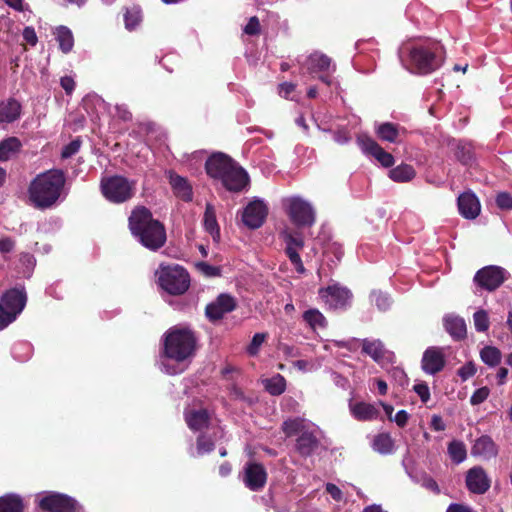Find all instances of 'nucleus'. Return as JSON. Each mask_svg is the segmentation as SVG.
<instances>
[{"mask_svg":"<svg viewBox=\"0 0 512 512\" xmlns=\"http://www.w3.org/2000/svg\"><path fill=\"white\" fill-rule=\"evenodd\" d=\"M131 234L151 251L162 248L167 240L166 229L162 222L155 219L145 206H136L128 218Z\"/></svg>","mask_w":512,"mask_h":512,"instance_id":"f257e3e1","label":"nucleus"},{"mask_svg":"<svg viewBox=\"0 0 512 512\" xmlns=\"http://www.w3.org/2000/svg\"><path fill=\"white\" fill-rule=\"evenodd\" d=\"M65 184L66 174L62 169H50L42 172L29 185V200L37 209H50L59 201Z\"/></svg>","mask_w":512,"mask_h":512,"instance_id":"f03ea898","label":"nucleus"},{"mask_svg":"<svg viewBox=\"0 0 512 512\" xmlns=\"http://www.w3.org/2000/svg\"><path fill=\"white\" fill-rule=\"evenodd\" d=\"M198 337L189 327L174 326L163 336L161 355L177 363L194 357L197 351Z\"/></svg>","mask_w":512,"mask_h":512,"instance_id":"7ed1b4c3","label":"nucleus"},{"mask_svg":"<svg viewBox=\"0 0 512 512\" xmlns=\"http://www.w3.org/2000/svg\"><path fill=\"white\" fill-rule=\"evenodd\" d=\"M444 62V49L440 42L418 38V75H428L438 70Z\"/></svg>","mask_w":512,"mask_h":512,"instance_id":"20e7f679","label":"nucleus"},{"mask_svg":"<svg viewBox=\"0 0 512 512\" xmlns=\"http://www.w3.org/2000/svg\"><path fill=\"white\" fill-rule=\"evenodd\" d=\"M100 190L106 200L121 204L130 200L135 194V182L121 175L103 177Z\"/></svg>","mask_w":512,"mask_h":512,"instance_id":"39448f33","label":"nucleus"},{"mask_svg":"<svg viewBox=\"0 0 512 512\" xmlns=\"http://www.w3.org/2000/svg\"><path fill=\"white\" fill-rule=\"evenodd\" d=\"M158 283L168 294L178 296L189 289L190 275L179 265L161 266L158 272Z\"/></svg>","mask_w":512,"mask_h":512,"instance_id":"423d86ee","label":"nucleus"},{"mask_svg":"<svg viewBox=\"0 0 512 512\" xmlns=\"http://www.w3.org/2000/svg\"><path fill=\"white\" fill-rule=\"evenodd\" d=\"M508 272L499 266H486L479 269L473 281L477 287L488 292L498 289L508 278Z\"/></svg>","mask_w":512,"mask_h":512,"instance_id":"0eeeda50","label":"nucleus"},{"mask_svg":"<svg viewBox=\"0 0 512 512\" xmlns=\"http://www.w3.org/2000/svg\"><path fill=\"white\" fill-rule=\"evenodd\" d=\"M319 295L332 310H346L350 307L353 298V294L348 288L338 284L320 288Z\"/></svg>","mask_w":512,"mask_h":512,"instance_id":"6e6552de","label":"nucleus"},{"mask_svg":"<svg viewBox=\"0 0 512 512\" xmlns=\"http://www.w3.org/2000/svg\"><path fill=\"white\" fill-rule=\"evenodd\" d=\"M288 215L298 227H310L315 222V212L307 201L293 197L288 200Z\"/></svg>","mask_w":512,"mask_h":512,"instance_id":"1a4fd4ad","label":"nucleus"},{"mask_svg":"<svg viewBox=\"0 0 512 512\" xmlns=\"http://www.w3.org/2000/svg\"><path fill=\"white\" fill-rule=\"evenodd\" d=\"M237 308V300L228 293L219 294L216 299L205 307V316L211 323H216Z\"/></svg>","mask_w":512,"mask_h":512,"instance_id":"9d476101","label":"nucleus"},{"mask_svg":"<svg viewBox=\"0 0 512 512\" xmlns=\"http://www.w3.org/2000/svg\"><path fill=\"white\" fill-rule=\"evenodd\" d=\"M357 142L365 154L374 157L383 167L389 168L393 166V155L385 151L374 139L367 135H359Z\"/></svg>","mask_w":512,"mask_h":512,"instance_id":"9b49d317","label":"nucleus"},{"mask_svg":"<svg viewBox=\"0 0 512 512\" xmlns=\"http://www.w3.org/2000/svg\"><path fill=\"white\" fill-rule=\"evenodd\" d=\"M268 215V207L262 200H253L248 203L242 213V221L249 229L260 228Z\"/></svg>","mask_w":512,"mask_h":512,"instance_id":"f8f14e48","label":"nucleus"},{"mask_svg":"<svg viewBox=\"0 0 512 512\" xmlns=\"http://www.w3.org/2000/svg\"><path fill=\"white\" fill-rule=\"evenodd\" d=\"M39 506L47 512H76L78 509V503L75 499L58 493L43 497Z\"/></svg>","mask_w":512,"mask_h":512,"instance_id":"ddd939ff","label":"nucleus"},{"mask_svg":"<svg viewBox=\"0 0 512 512\" xmlns=\"http://www.w3.org/2000/svg\"><path fill=\"white\" fill-rule=\"evenodd\" d=\"M446 364L444 348L432 346L427 348L421 359V368L428 375L441 372Z\"/></svg>","mask_w":512,"mask_h":512,"instance_id":"4468645a","label":"nucleus"},{"mask_svg":"<svg viewBox=\"0 0 512 512\" xmlns=\"http://www.w3.org/2000/svg\"><path fill=\"white\" fill-rule=\"evenodd\" d=\"M243 482L251 491H260L267 482V471L261 463L247 462L244 467Z\"/></svg>","mask_w":512,"mask_h":512,"instance_id":"2eb2a0df","label":"nucleus"},{"mask_svg":"<svg viewBox=\"0 0 512 512\" xmlns=\"http://www.w3.org/2000/svg\"><path fill=\"white\" fill-rule=\"evenodd\" d=\"M465 482L467 489L478 495L486 493L491 486L490 478L480 466L472 467L467 471Z\"/></svg>","mask_w":512,"mask_h":512,"instance_id":"dca6fc26","label":"nucleus"},{"mask_svg":"<svg viewBox=\"0 0 512 512\" xmlns=\"http://www.w3.org/2000/svg\"><path fill=\"white\" fill-rule=\"evenodd\" d=\"M0 303L10 312L15 313V319L22 313L27 303L24 287H14L7 290L1 297Z\"/></svg>","mask_w":512,"mask_h":512,"instance_id":"f3484780","label":"nucleus"},{"mask_svg":"<svg viewBox=\"0 0 512 512\" xmlns=\"http://www.w3.org/2000/svg\"><path fill=\"white\" fill-rule=\"evenodd\" d=\"M221 182L228 191L240 192L248 185L249 176L247 172L234 161L231 168H229L222 177Z\"/></svg>","mask_w":512,"mask_h":512,"instance_id":"a211bd4d","label":"nucleus"},{"mask_svg":"<svg viewBox=\"0 0 512 512\" xmlns=\"http://www.w3.org/2000/svg\"><path fill=\"white\" fill-rule=\"evenodd\" d=\"M234 160L228 155L218 152L212 154L205 163L206 173L214 178L221 180L227 170L231 168Z\"/></svg>","mask_w":512,"mask_h":512,"instance_id":"6ab92c4d","label":"nucleus"},{"mask_svg":"<svg viewBox=\"0 0 512 512\" xmlns=\"http://www.w3.org/2000/svg\"><path fill=\"white\" fill-rule=\"evenodd\" d=\"M471 455L483 460H491L498 455V446L488 435L477 438L471 448Z\"/></svg>","mask_w":512,"mask_h":512,"instance_id":"aec40b11","label":"nucleus"},{"mask_svg":"<svg viewBox=\"0 0 512 512\" xmlns=\"http://www.w3.org/2000/svg\"><path fill=\"white\" fill-rule=\"evenodd\" d=\"M458 210L466 219H475L480 213V203L472 192L462 193L457 200Z\"/></svg>","mask_w":512,"mask_h":512,"instance_id":"412c9836","label":"nucleus"},{"mask_svg":"<svg viewBox=\"0 0 512 512\" xmlns=\"http://www.w3.org/2000/svg\"><path fill=\"white\" fill-rule=\"evenodd\" d=\"M184 419L189 429L195 432L208 428L210 423V415L204 408L185 411Z\"/></svg>","mask_w":512,"mask_h":512,"instance_id":"4be33fe9","label":"nucleus"},{"mask_svg":"<svg viewBox=\"0 0 512 512\" xmlns=\"http://www.w3.org/2000/svg\"><path fill=\"white\" fill-rule=\"evenodd\" d=\"M443 325L446 332L454 340H461L466 337V323L462 317L454 314H447L443 317Z\"/></svg>","mask_w":512,"mask_h":512,"instance_id":"5701e85b","label":"nucleus"},{"mask_svg":"<svg viewBox=\"0 0 512 512\" xmlns=\"http://www.w3.org/2000/svg\"><path fill=\"white\" fill-rule=\"evenodd\" d=\"M21 103L10 97L0 102V123H13L21 116Z\"/></svg>","mask_w":512,"mask_h":512,"instance_id":"b1692460","label":"nucleus"},{"mask_svg":"<svg viewBox=\"0 0 512 512\" xmlns=\"http://www.w3.org/2000/svg\"><path fill=\"white\" fill-rule=\"evenodd\" d=\"M319 445V439L311 431H303L296 439V450L303 457L311 456Z\"/></svg>","mask_w":512,"mask_h":512,"instance_id":"393cba45","label":"nucleus"},{"mask_svg":"<svg viewBox=\"0 0 512 512\" xmlns=\"http://www.w3.org/2000/svg\"><path fill=\"white\" fill-rule=\"evenodd\" d=\"M169 183L172 187L174 194L185 202L192 200L193 192L192 187L186 178L170 172Z\"/></svg>","mask_w":512,"mask_h":512,"instance_id":"a878e982","label":"nucleus"},{"mask_svg":"<svg viewBox=\"0 0 512 512\" xmlns=\"http://www.w3.org/2000/svg\"><path fill=\"white\" fill-rule=\"evenodd\" d=\"M203 223L205 230L212 236L213 240H220V228L216 219L215 208L212 204L207 203L204 212Z\"/></svg>","mask_w":512,"mask_h":512,"instance_id":"bb28decb","label":"nucleus"},{"mask_svg":"<svg viewBox=\"0 0 512 512\" xmlns=\"http://www.w3.org/2000/svg\"><path fill=\"white\" fill-rule=\"evenodd\" d=\"M350 410L354 418L359 421L376 419L379 414L378 410L372 404L365 402L350 405Z\"/></svg>","mask_w":512,"mask_h":512,"instance_id":"cd10ccee","label":"nucleus"},{"mask_svg":"<svg viewBox=\"0 0 512 512\" xmlns=\"http://www.w3.org/2000/svg\"><path fill=\"white\" fill-rule=\"evenodd\" d=\"M302 318L313 331H316L317 329H324L328 324L325 316L316 308H310L304 311Z\"/></svg>","mask_w":512,"mask_h":512,"instance_id":"c85d7f7f","label":"nucleus"},{"mask_svg":"<svg viewBox=\"0 0 512 512\" xmlns=\"http://www.w3.org/2000/svg\"><path fill=\"white\" fill-rule=\"evenodd\" d=\"M362 352L369 355L374 361L380 363L385 356L386 350L381 341L364 339L362 341Z\"/></svg>","mask_w":512,"mask_h":512,"instance_id":"c756f323","label":"nucleus"},{"mask_svg":"<svg viewBox=\"0 0 512 512\" xmlns=\"http://www.w3.org/2000/svg\"><path fill=\"white\" fill-rule=\"evenodd\" d=\"M447 453L450 460L458 465L464 462L467 458L466 445L461 440H452L448 443Z\"/></svg>","mask_w":512,"mask_h":512,"instance_id":"7c9ffc66","label":"nucleus"},{"mask_svg":"<svg viewBox=\"0 0 512 512\" xmlns=\"http://www.w3.org/2000/svg\"><path fill=\"white\" fill-rule=\"evenodd\" d=\"M377 137L382 141L395 143L399 136V126L391 122H385L376 129Z\"/></svg>","mask_w":512,"mask_h":512,"instance_id":"2f4dec72","label":"nucleus"},{"mask_svg":"<svg viewBox=\"0 0 512 512\" xmlns=\"http://www.w3.org/2000/svg\"><path fill=\"white\" fill-rule=\"evenodd\" d=\"M23 502L20 496L7 494L0 497V512H23Z\"/></svg>","mask_w":512,"mask_h":512,"instance_id":"473e14b6","label":"nucleus"},{"mask_svg":"<svg viewBox=\"0 0 512 512\" xmlns=\"http://www.w3.org/2000/svg\"><path fill=\"white\" fill-rule=\"evenodd\" d=\"M415 176V171L411 165L401 164L389 171V177L395 182H408Z\"/></svg>","mask_w":512,"mask_h":512,"instance_id":"72a5a7b5","label":"nucleus"},{"mask_svg":"<svg viewBox=\"0 0 512 512\" xmlns=\"http://www.w3.org/2000/svg\"><path fill=\"white\" fill-rule=\"evenodd\" d=\"M455 156L463 165H472L475 159L472 144L460 141L456 146Z\"/></svg>","mask_w":512,"mask_h":512,"instance_id":"f704fd0d","label":"nucleus"},{"mask_svg":"<svg viewBox=\"0 0 512 512\" xmlns=\"http://www.w3.org/2000/svg\"><path fill=\"white\" fill-rule=\"evenodd\" d=\"M264 387L270 395L279 396L286 390V379L282 375L277 374L270 379H266Z\"/></svg>","mask_w":512,"mask_h":512,"instance_id":"c9c22d12","label":"nucleus"},{"mask_svg":"<svg viewBox=\"0 0 512 512\" xmlns=\"http://www.w3.org/2000/svg\"><path fill=\"white\" fill-rule=\"evenodd\" d=\"M21 142L16 137H9L0 143V161L8 160L14 153L18 152Z\"/></svg>","mask_w":512,"mask_h":512,"instance_id":"e433bc0d","label":"nucleus"},{"mask_svg":"<svg viewBox=\"0 0 512 512\" xmlns=\"http://www.w3.org/2000/svg\"><path fill=\"white\" fill-rule=\"evenodd\" d=\"M57 41L63 53L70 52L74 45V38L70 29L65 26H60L57 29Z\"/></svg>","mask_w":512,"mask_h":512,"instance_id":"4c0bfd02","label":"nucleus"},{"mask_svg":"<svg viewBox=\"0 0 512 512\" xmlns=\"http://www.w3.org/2000/svg\"><path fill=\"white\" fill-rule=\"evenodd\" d=\"M501 352L494 346H485L480 351L481 360L490 367H496L501 362Z\"/></svg>","mask_w":512,"mask_h":512,"instance_id":"58836bf2","label":"nucleus"},{"mask_svg":"<svg viewBox=\"0 0 512 512\" xmlns=\"http://www.w3.org/2000/svg\"><path fill=\"white\" fill-rule=\"evenodd\" d=\"M393 440L387 433H380L373 440V448L381 454L391 453L393 450Z\"/></svg>","mask_w":512,"mask_h":512,"instance_id":"ea45409f","label":"nucleus"},{"mask_svg":"<svg viewBox=\"0 0 512 512\" xmlns=\"http://www.w3.org/2000/svg\"><path fill=\"white\" fill-rule=\"evenodd\" d=\"M310 67L312 72H325L331 66V58L325 54H313L309 58Z\"/></svg>","mask_w":512,"mask_h":512,"instance_id":"a19ab883","label":"nucleus"},{"mask_svg":"<svg viewBox=\"0 0 512 512\" xmlns=\"http://www.w3.org/2000/svg\"><path fill=\"white\" fill-rule=\"evenodd\" d=\"M304 427V419L299 417L287 419L282 423V431L286 437H292L300 432L302 433Z\"/></svg>","mask_w":512,"mask_h":512,"instance_id":"79ce46f5","label":"nucleus"},{"mask_svg":"<svg viewBox=\"0 0 512 512\" xmlns=\"http://www.w3.org/2000/svg\"><path fill=\"white\" fill-rule=\"evenodd\" d=\"M215 449L214 440L205 433H200L196 439L197 455L202 456L210 453Z\"/></svg>","mask_w":512,"mask_h":512,"instance_id":"37998d69","label":"nucleus"},{"mask_svg":"<svg viewBox=\"0 0 512 512\" xmlns=\"http://www.w3.org/2000/svg\"><path fill=\"white\" fill-rule=\"evenodd\" d=\"M473 323L477 332H486L490 325L488 312L484 309L477 310L473 314Z\"/></svg>","mask_w":512,"mask_h":512,"instance_id":"c03bdc74","label":"nucleus"},{"mask_svg":"<svg viewBox=\"0 0 512 512\" xmlns=\"http://www.w3.org/2000/svg\"><path fill=\"white\" fill-rule=\"evenodd\" d=\"M370 301L376 305L380 311H386L392 304L390 297L382 291H372Z\"/></svg>","mask_w":512,"mask_h":512,"instance_id":"a18cd8bd","label":"nucleus"},{"mask_svg":"<svg viewBox=\"0 0 512 512\" xmlns=\"http://www.w3.org/2000/svg\"><path fill=\"white\" fill-rule=\"evenodd\" d=\"M142 20L141 10L137 7H132L126 10L124 14L125 27L128 30L134 29Z\"/></svg>","mask_w":512,"mask_h":512,"instance_id":"49530a36","label":"nucleus"},{"mask_svg":"<svg viewBox=\"0 0 512 512\" xmlns=\"http://www.w3.org/2000/svg\"><path fill=\"white\" fill-rule=\"evenodd\" d=\"M81 144H82V141H81L80 137L73 139L70 143H68L67 145H65L63 147V149L61 151V157L63 159L72 157L79 151Z\"/></svg>","mask_w":512,"mask_h":512,"instance_id":"de8ad7c7","label":"nucleus"},{"mask_svg":"<svg viewBox=\"0 0 512 512\" xmlns=\"http://www.w3.org/2000/svg\"><path fill=\"white\" fill-rule=\"evenodd\" d=\"M280 237L286 243V246L298 247L299 249L303 248L304 241L302 238L295 237L291 232L287 230H283L280 233Z\"/></svg>","mask_w":512,"mask_h":512,"instance_id":"09e8293b","label":"nucleus"},{"mask_svg":"<svg viewBox=\"0 0 512 512\" xmlns=\"http://www.w3.org/2000/svg\"><path fill=\"white\" fill-rule=\"evenodd\" d=\"M496 204L501 210H512V195L508 192H500L496 196Z\"/></svg>","mask_w":512,"mask_h":512,"instance_id":"8fccbe9b","label":"nucleus"},{"mask_svg":"<svg viewBox=\"0 0 512 512\" xmlns=\"http://www.w3.org/2000/svg\"><path fill=\"white\" fill-rule=\"evenodd\" d=\"M476 371L477 369L475 364L473 362H467L458 369L457 374L462 381H466L469 378L473 377Z\"/></svg>","mask_w":512,"mask_h":512,"instance_id":"3c124183","label":"nucleus"},{"mask_svg":"<svg viewBox=\"0 0 512 512\" xmlns=\"http://www.w3.org/2000/svg\"><path fill=\"white\" fill-rule=\"evenodd\" d=\"M490 390L488 387H481L474 391L470 397V403L472 405H479L483 403L489 396Z\"/></svg>","mask_w":512,"mask_h":512,"instance_id":"603ef678","label":"nucleus"},{"mask_svg":"<svg viewBox=\"0 0 512 512\" xmlns=\"http://www.w3.org/2000/svg\"><path fill=\"white\" fill-rule=\"evenodd\" d=\"M265 338H266V334H264V333L254 334V336L251 340V343L249 344L248 349H247L248 353L250 355H256L259 351L260 346L265 341Z\"/></svg>","mask_w":512,"mask_h":512,"instance_id":"864d4df0","label":"nucleus"},{"mask_svg":"<svg viewBox=\"0 0 512 512\" xmlns=\"http://www.w3.org/2000/svg\"><path fill=\"white\" fill-rule=\"evenodd\" d=\"M15 320V313H10L3 304L0 303V331L5 329Z\"/></svg>","mask_w":512,"mask_h":512,"instance_id":"5fc2aeb1","label":"nucleus"},{"mask_svg":"<svg viewBox=\"0 0 512 512\" xmlns=\"http://www.w3.org/2000/svg\"><path fill=\"white\" fill-rule=\"evenodd\" d=\"M244 32L247 35H258L260 33V22L256 16L249 19L248 23L244 27Z\"/></svg>","mask_w":512,"mask_h":512,"instance_id":"6e6d98bb","label":"nucleus"},{"mask_svg":"<svg viewBox=\"0 0 512 512\" xmlns=\"http://www.w3.org/2000/svg\"><path fill=\"white\" fill-rule=\"evenodd\" d=\"M199 270H201L206 276L215 277L220 276L221 270L217 266H212L206 262H200L197 264Z\"/></svg>","mask_w":512,"mask_h":512,"instance_id":"4d7b16f0","label":"nucleus"},{"mask_svg":"<svg viewBox=\"0 0 512 512\" xmlns=\"http://www.w3.org/2000/svg\"><path fill=\"white\" fill-rule=\"evenodd\" d=\"M296 89V85L291 82H283L278 85V93L281 97L288 99L290 94Z\"/></svg>","mask_w":512,"mask_h":512,"instance_id":"13d9d810","label":"nucleus"},{"mask_svg":"<svg viewBox=\"0 0 512 512\" xmlns=\"http://www.w3.org/2000/svg\"><path fill=\"white\" fill-rule=\"evenodd\" d=\"M325 490L335 501L342 500L343 493L337 485L333 483H327L325 486Z\"/></svg>","mask_w":512,"mask_h":512,"instance_id":"bf43d9fd","label":"nucleus"},{"mask_svg":"<svg viewBox=\"0 0 512 512\" xmlns=\"http://www.w3.org/2000/svg\"><path fill=\"white\" fill-rule=\"evenodd\" d=\"M60 85L64 89L67 95H71L75 89V81L70 76H63L60 79Z\"/></svg>","mask_w":512,"mask_h":512,"instance_id":"052dcab7","label":"nucleus"},{"mask_svg":"<svg viewBox=\"0 0 512 512\" xmlns=\"http://www.w3.org/2000/svg\"><path fill=\"white\" fill-rule=\"evenodd\" d=\"M22 35H23L24 40L28 44H30L32 46L36 45L38 39H37V35H36V32L33 27H29V26L25 27Z\"/></svg>","mask_w":512,"mask_h":512,"instance_id":"680f3d73","label":"nucleus"},{"mask_svg":"<svg viewBox=\"0 0 512 512\" xmlns=\"http://www.w3.org/2000/svg\"><path fill=\"white\" fill-rule=\"evenodd\" d=\"M15 247V241L10 237L0 238V252L3 254L10 253Z\"/></svg>","mask_w":512,"mask_h":512,"instance_id":"e2e57ef3","label":"nucleus"},{"mask_svg":"<svg viewBox=\"0 0 512 512\" xmlns=\"http://www.w3.org/2000/svg\"><path fill=\"white\" fill-rule=\"evenodd\" d=\"M389 373L400 385L403 386L407 383L406 374L401 368L395 367Z\"/></svg>","mask_w":512,"mask_h":512,"instance_id":"0e129e2a","label":"nucleus"},{"mask_svg":"<svg viewBox=\"0 0 512 512\" xmlns=\"http://www.w3.org/2000/svg\"><path fill=\"white\" fill-rule=\"evenodd\" d=\"M279 350L287 357H297L300 355L296 347L288 345L286 343H281L279 345Z\"/></svg>","mask_w":512,"mask_h":512,"instance_id":"69168bd1","label":"nucleus"},{"mask_svg":"<svg viewBox=\"0 0 512 512\" xmlns=\"http://www.w3.org/2000/svg\"><path fill=\"white\" fill-rule=\"evenodd\" d=\"M288 258L291 261V263L294 265V267L298 273L303 274L305 272V267L302 263L301 257L298 252L290 255Z\"/></svg>","mask_w":512,"mask_h":512,"instance_id":"338daca9","label":"nucleus"},{"mask_svg":"<svg viewBox=\"0 0 512 512\" xmlns=\"http://www.w3.org/2000/svg\"><path fill=\"white\" fill-rule=\"evenodd\" d=\"M446 512H474L469 506L458 503H452L448 506Z\"/></svg>","mask_w":512,"mask_h":512,"instance_id":"774afa93","label":"nucleus"}]
</instances>
